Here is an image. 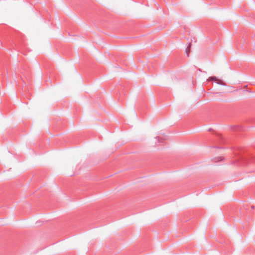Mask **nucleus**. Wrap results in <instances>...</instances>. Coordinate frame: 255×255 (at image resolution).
I'll return each instance as SVG.
<instances>
[{"label":"nucleus","mask_w":255,"mask_h":255,"mask_svg":"<svg viewBox=\"0 0 255 255\" xmlns=\"http://www.w3.org/2000/svg\"><path fill=\"white\" fill-rule=\"evenodd\" d=\"M209 80L214 81L219 85L226 86V84L221 80L217 79L216 77H210L209 78Z\"/></svg>","instance_id":"1"},{"label":"nucleus","mask_w":255,"mask_h":255,"mask_svg":"<svg viewBox=\"0 0 255 255\" xmlns=\"http://www.w3.org/2000/svg\"><path fill=\"white\" fill-rule=\"evenodd\" d=\"M191 44H189V46L187 47V48L186 49V54L188 56H189V52L190 51V48H191Z\"/></svg>","instance_id":"2"},{"label":"nucleus","mask_w":255,"mask_h":255,"mask_svg":"<svg viewBox=\"0 0 255 255\" xmlns=\"http://www.w3.org/2000/svg\"><path fill=\"white\" fill-rule=\"evenodd\" d=\"M155 139L158 142H162V141L160 140V138L159 136L156 137Z\"/></svg>","instance_id":"3"},{"label":"nucleus","mask_w":255,"mask_h":255,"mask_svg":"<svg viewBox=\"0 0 255 255\" xmlns=\"http://www.w3.org/2000/svg\"><path fill=\"white\" fill-rule=\"evenodd\" d=\"M218 161H221L222 160V158L221 157H219L217 158Z\"/></svg>","instance_id":"4"},{"label":"nucleus","mask_w":255,"mask_h":255,"mask_svg":"<svg viewBox=\"0 0 255 255\" xmlns=\"http://www.w3.org/2000/svg\"><path fill=\"white\" fill-rule=\"evenodd\" d=\"M252 208H254V206H252Z\"/></svg>","instance_id":"5"}]
</instances>
